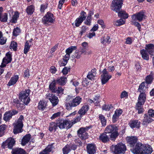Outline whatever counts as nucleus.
<instances>
[{
	"instance_id": "1",
	"label": "nucleus",
	"mask_w": 154,
	"mask_h": 154,
	"mask_svg": "<svg viewBox=\"0 0 154 154\" xmlns=\"http://www.w3.org/2000/svg\"><path fill=\"white\" fill-rule=\"evenodd\" d=\"M118 127L114 125H109L106 128L105 132L106 133H111L110 138L111 140H115L119 135Z\"/></svg>"
},
{
	"instance_id": "2",
	"label": "nucleus",
	"mask_w": 154,
	"mask_h": 154,
	"mask_svg": "<svg viewBox=\"0 0 154 154\" xmlns=\"http://www.w3.org/2000/svg\"><path fill=\"white\" fill-rule=\"evenodd\" d=\"M30 90L29 89L21 91L19 95V99L25 105H27L30 101L29 95Z\"/></svg>"
},
{
	"instance_id": "3",
	"label": "nucleus",
	"mask_w": 154,
	"mask_h": 154,
	"mask_svg": "<svg viewBox=\"0 0 154 154\" xmlns=\"http://www.w3.org/2000/svg\"><path fill=\"white\" fill-rule=\"evenodd\" d=\"M23 120V117L20 115L17 121L13 124L14 126L13 132L14 134H17L22 132V129L23 126L22 122Z\"/></svg>"
},
{
	"instance_id": "4",
	"label": "nucleus",
	"mask_w": 154,
	"mask_h": 154,
	"mask_svg": "<svg viewBox=\"0 0 154 154\" xmlns=\"http://www.w3.org/2000/svg\"><path fill=\"white\" fill-rule=\"evenodd\" d=\"M54 20L53 14L50 12H48L43 17L42 21L44 24L48 26L53 23Z\"/></svg>"
},
{
	"instance_id": "5",
	"label": "nucleus",
	"mask_w": 154,
	"mask_h": 154,
	"mask_svg": "<svg viewBox=\"0 0 154 154\" xmlns=\"http://www.w3.org/2000/svg\"><path fill=\"white\" fill-rule=\"evenodd\" d=\"M82 101V98L79 97H77L73 99L70 103L66 102L65 106L66 109L69 110L71 109L72 107L78 105Z\"/></svg>"
},
{
	"instance_id": "6",
	"label": "nucleus",
	"mask_w": 154,
	"mask_h": 154,
	"mask_svg": "<svg viewBox=\"0 0 154 154\" xmlns=\"http://www.w3.org/2000/svg\"><path fill=\"white\" fill-rule=\"evenodd\" d=\"M112 77L111 75L109 74L106 69L102 71L101 75V80L102 85L106 83Z\"/></svg>"
},
{
	"instance_id": "7",
	"label": "nucleus",
	"mask_w": 154,
	"mask_h": 154,
	"mask_svg": "<svg viewBox=\"0 0 154 154\" xmlns=\"http://www.w3.org/2000/svg\"><path fill=\"white\" fill-rule=\"evenodd\" d=\"M126 150L125 145L122 143H119L115 146L114 152L115 154H124Z\"/></svg>"
},
{
	"instance_id": "8",
	"label": "nucleus",
	"mask_w": 154,
	"mask_h": 154,
	"mask_svg": "<svg viewBox=\"0 0 154 154\" xmlns=\"http://www.w3.org/2000/svg\"><path fill=\"white\" fill-rule=\"evenodd\" d=\"M122 4L121 0H114L112 2L111 6L112 10L118 12L121 8Z\"/></svg>"
},
{
	"instance_id": "9",
	"label": "nucleus",
	"mask_w": 154,
	"mask_h": 154,
	"mask_svg": "<svg viewBox=\"0 0 154 154\" xmlns=\"http://www.w3.org/2000/svg\"><path fill=\"white\" fill-rule=\"evenodd\" d=\"M144 145L140 143H137L134 146L131 148L130 150L134 154H140L144 148Z\"/></svg>"
},
{
	"instance_id": "10",
	"label": "nucleus",
	"mask_w": 154,
	"mask_h": 154,
	"mask_svg": "<svg viewBox=\"0 0 154 154\" xmlns=\"http://www.w3.org/2000/svg\"><path fill=\"white\" fill-rule=\"evenodd\" d=\"M46 98L49 100L54 106H56L58 103V98L51 93H48L46 94Z\"/></svg>"
},
{
	"instance_id": "11",
	"label": "nucleus",
	"mask_w": 154,
	"mask_h": 154,
	"mask_svg": "<svg viewBox=\"0 0 154 154\" xmlns=\"http://www.w3.org/2000/svg\"><path fill=\"white\" fill-rule=\"evenodd\" d=\"M88 127L81 128L78 131V136L82 139H86L88 138V134L86 131L88 129Z\"/></svg>"
},
{
	"instance_id": "12",
	"label": "nucleus",
	"mask_w": 154,
	"mask_h": 154,
	"mask_svg": "<svg viewBox=\"0 0 154 154\" xmlns=\"http://www.w3.org/2000/svg\"><path fill=\"white\" fill-rule=\"evenodd\" d=\"M86 16V13L84 11H82L80 15L77 18L74 22V24L77 27H79L81 24L83 20H85Z\"/></svg>"
},
{
	"instance_id": "13",
	"label": "nucleus",
	"mask_w": 154,
	"mask_h": 154,
	"mask_svg": "<svg viewBox=\"0 0 154 154\" xmlns=\"http://www.w3.org/2000/svg\"><path fill=\"white\" fill-rule=\"evenodd\" d=\"M145 16L143 11H141L133 15L132 19L133 20H138L140 22L145 19Z\"/></svg>"
},
{
	"instance_id": "14",
	"label": "nucleus",
	"mask_w": 154,
	"mask_h": 154,
	"mask_svg": "<svg viewBox=\"0 0 154 154\" xmlns=\"http://www.w3.org/2000/svg\"><path fill=\"white\" fill-rule=\"evenodd\" d=\"M17 113L18 111L15 110L6 112L4 115L3 119L5 121H8L12 118L13 116Z\"/></svg>"
},
{
	"instance_id": "15",
	"label": "nucleus",
	"mask_w": 154,
	"mask_h": 154,
	"mask_svg": "<svg viewBox=\"0 0 154 154\" xmlns=\"http://www.w3.org/2000/svg\"><path fill=\"white\" fill-rule=\"evenodd\" d=\"M11 54L10 52H8L6 54V57L3 59L2 62L1 66V67H4L5 66L6 64L11 62Z\"/></svg>"
},
{
	"instance_id": "16",
	"label": "nucleus",
	"mask_w": 154,
	"mask_h": 154,
	"mask_svg": "<svg viewBox=\"0 0 154 154\" xmlns=\"http://www.w3.org/2000/svg\"><path fill=\"white\" fill-rule=\"evenodd\" d=\"M146 99V94L145 93L140 94L138 97V102L136 104L137 106L140 107L143 105Z\"/></svg>"
},
{
	"instance_id": "17",
	"label": "nucleus",
	"mask_w": 154,
	"mask_h": 154,
	"mask_svg": "<svg viewBox=\"0 0 154 154\" xmlns=\"http://www.w3.org/2000/svg\"><path fill=\"white\" fill-rule=\"evenodd\" d=\"M146 99V94L145 93L140 94L138 97V102L136 104L137 106L140 107L143 105Z\"/></svg>"
},
{
	"instance_id": "18",
	"label": "nucleus",
	"mask_w": 154,
	"mask_h": 154,
	"mask_svg": "<svg viewBox=\"0 0 154 154\" xmlns=\"http://www.w3.org/2000/svg\"><path fill=\"white\" fill-rule=\"evenodd\" d=\"M69 121L65 120H61L59 121L58 123H57V126L60 129L64 128L66 125L68 128H70V127H69Z\"/></svg>"
},
{
	"instance_id": "19",
	"label": "nucleus",
	"mask_w": 154,
	"mask_h": 154,
	"mask_svg": "<svg viewBox=\"0 0 154 154\" xmlns=\"http://www.w3.org/2000/svg\"><path fill=\"white\" fill-rule=\"evenodd\" d=\"M144 148L140 154H151L152 151L151 147L148 145L144 144Z\"/></svg>"
},
{
	"instance_id": "20",
	"label": "nucleus",
	"mask_w": 154,
	"mask_h": 154,
	"mask_svg": "<svg viewBox=\"0 0 154 154\" xmlns=\"http://www.w3.org/2000/svg\"><path fill=\"white\" fill-rule=\"evenodd\" d=\"M87 152L89 154H94L96 152V147L94 144H88L87 146Z\"/></svg>"
},
{
	"instance_id": "21",
	"label": "nucleus",
	"mask_w": 154,
	"mask_h": 154,
	"mask_svg": "<svg viewBox=\"0 0 154 154\" xmlns=\"http://www.w3.org/2000/svg\"><path fill=\"white\" fill-rule=\"evenodd\" d=\"M144 119L143 121V124L145 126H146L149 123L153 121V119L151 117L146 114L144 115Z\"/></svg>"
},
{
	"instance_id": "22",
	"label": "nucleus",
	"mask_w": 154,
	"mask_h": 154,
	"mask_svg": "<svg viewBox=\"0 0 154 154\" xmlns=\"http://www.w3.org/2000/svg\"><path fill=\"white\" fill-rule=\"evenodd\" d=\"M15 143L14 139L11 137L8 138L5 143V145L7 146L10 149L12 148Z\"/></svg>"
},
{
	"instance_id": "23",
	"label": "nucleus",
	"mask_w": 154,
	"mask_h": 154,
	"mask_svg": "<svg viewBox=\"0 0 154 154\" xmlns=\"http://www.w3.org/2000/svg\"><path fill=\"white\" fill-rule=\"evenodd\" d=\"M145 48L150 55H153L154 53V45L151 44L146 45Z\"/></svg>"
},
{
	"instance_id": "24",
	"label": "nucleus",
	"mask_w": 154,
	"mask_h": 154,
	"mask_svg": "<svg viewBox=\"0 0 154 154\" xmlns=\"http://www.w3.org/2000/svg\"><path fill=\"white\" fill-rule=\"evenodd\" d=\"M137 141V138L136 137H130L128 139V142L131 148L134 146V144L136 143Z\"/></svg>"
},
{
	"instance_id": "25",
	"label": "nucleus",
	"mask_w": 154,
	"mask_h": 154,
	"mask_svg": "<svg viewBox=\"0 0 154 154\" xmlns=\"http://www.w3.org/2000/svg\"><path fill=\"white\" fill-rule=\"evenodd\" d=\"M19 79V76L17 75H15L12 77L9 82L8 84V85L11 86L15 84Z\"/></svg>"
},
{
	"instance_id": "26",
	"label": "nucleus",
	"mask_w": 154,
	"mask_h": 154,
	"mask_svg": "<svg viewBox=\"0 0 154 154\" xmlns=\"http://www.w3.org/2000/svg\"><path fill=\"white\" fill-rule=\"evenodd\" d=\"M96 69H92L89 72L87 75V78L90 80H93L94 79L96 74Z\"/></svg>"
},
{
	"instance_id": "27",
	"label": "nucleus",
	"mask_w": 154,
	"mask_h": 154,
	"mask_svg": "<svg viewBox=\"0 0 154 154\" xmlns=\"http://www.w3.org/2000/svg\"><path fill=\"white\" fill-rule=\"evenodd\" d=\"M89 109V107L87 105L83 106L82 108L79 111L78 113L80 116H82L85 115L88 111Z\"/></svg>"
},
{
	"instance_id": "28",
	"label": "nucleus",
	"mask_w": 154,
	"mask_h": 154,
	"mask_svg": "<svg viewBox=\"0 0 154 154\" xmlns=\"http://www.w3.org/2000/svg\"><path fill=\"white\" fill-rule=\"evenodd\" d=\"M3 11L2 7H0V20L2 22H6L8 19V14L5 13L2 14V13Z\"/></svg>"
},
{
	"instance_id": "29",
	"label": "nucleus",
	"mask_w": 154,
	"mask_h": 154,
	"mask_svg": "<svg viewBox=\"0 0 154 154\" xmlns=\"http://www.w3.org/2000/svg\"><path fill=\"white\" fill-rule=\"evenodd\" d=\"M31 40L27 41L25 43L24 49V53L26 54L29 51L30 47L31 45Z\"/></svg>"
},
{
	"instance_id": "30",
	"label": "nucleus",
	"mask_w": 154,
	"mask_h": 154,
	"mask_svg": "<svg viewBox=\"0 0 154 154\" xmlns=\"http://www.w3.org/2000/svg\"><path fill=\"white\" fill-rule=\"evenodd\" d=\"M129 125L132 128H139L140 127V123L137 120H133L130 122Z\"/></svg>"
},
{
	"instance_id": "31",
	"label": "nucleus",
	"mask_w": 154,
	"mask_h": 154,
	"mask_svg": "<svg viewBox=\"0 0 154 154\" xmlns=\"http://www.w3.org/2000/svg\"><path fill=\"white\" fill-rule=\"evenodd\" d=\"M31 138V136L30 134L26 135L23 138L21 144L23 146L25 145L29 141Z\"/></svg>"
},
{
	"instance_id": "32",
	"label": "nucleus",
	"mask_w": 154,
	"mask_h": 154,
	"mask_svg": "<svg viewBox=\"0 0 154 154\" xmlns=\"http://www.w3.org/2000/svg\"><path fill=\"white\" fill-rule=\"evenodd\" d=\"M12 154H27L22 149L18 148L13 149L11 152Z\"/></svg>"
},
{
	"instance_id": "33",
	"label": "nucleus",
	"mask_w": 154,
	"mask_h": 154,
	"mask_svg": "<svg viewBox=\"0 0 154 154\" xmlns=\"http://www.w3.org/2000/svg\"><path fill=\"white\" fill-rule=\"evenodd\" d=\"M81 116H77L76 118H74L73 120L71 121H69V127H71L72 126L78 122H79L81 118Z\"/></svg>"
},
{
	"instance_id": "34",
	"label": "nucleus",
	"mask_w": 154,
	"mask_h": 154,
	"mask_svg": "<svg viewBox=\"0 0 154 154\" xmlns=\"http://www.w3.org/2000/svg\"><path fill=\"white\" fill-rule=\"evenodd\" d=\"M147 51L144 49H142L140 51V53L141 56L144 59L148 60L149 59V55L147 52Z\"/></svg>"
},
{
	"instance_id": "35",
	"label": "nucleus",
	"mask_w": 154,
	"mask_h": 154,
	"mask_svg": "<svg viewBox=\"0 0 154 154\" xmlns=\"http://www.w3.org/2000/svg\"><path fill=\"white\" fill-rule=\"evenodd\" d=\"M66 78L64 77H61L57 79L56 82L60 85H64L66 82Z\"/></svg>"
},
{
	"instance_id": "36",
	"label": "nucleus",
	"mask_w": 154,
	"mask_h": 154,
	"mask_svg": "<svg viewBox=\"0 0 154 154\" xmlns=\"http://www.w3.org/2000/svg\"><path fill=\"white\" fill-rule=\"evenodd\" d=\"M46 106V103L43 100L40 101L38 103V109L43 110Z\"/></svg>"
},
{
	"instance_id": "37",
	"label": "nucleus",
	"mask_w": 154,
	"mask_h": 154,
	"mask_svg": "<svg viewBox=\"0 0 154 154\" xmlns=\"http://www.w3.org/2000/svg\"><path fill=\"white\" fill-rule=\"evenodd\" d=\"M146 83L144 82H143L139 86L138 89V91H139L140 94L142 93H145L146 87L145 86Z\"/></svg>"
},
{
	"instance_id": "38",
	"label": "nucleus",
	"mask_w": 154,
	"mask_h": 154,
	"mask_svg": "<svg viewBox=\"0 0 154 154\" xmlns=\"http://www.w3.org/2000/svg\"><path fill=\"white\" fill-rule=\"evenodd\" d=\"M99 139L103 142H106L109 140V138L105 133H103L100 135Z\"/></svg>"
},
{
	"instance_id": "39",
	"label": "nucleus",
	"mask_w": 154,
	"mask_h": 154,
	"mask_svg": "<svg viewBox=\"0 0 154 154\" xmlns=\"http://www.w3.org/2000/svg\"><path fill=\"white\" fill-rule=\"evenodd\" d=\"M52 147L51 145H48L42 151L40 152V154H49V153L51 151Z\"/></svg>"
},
{
	"instance_id": "40",
	"label": "nucleus",
	"mask_w": 154,
	"mask_h": 154,
	"mask_svg": "<svg viewBox=\"0 0 154 154\" xmlns=\"http://www.w3.org/2000/svg\"><path fill=\"white\" fill-rule=\"evenodd\" d=\"M119 17L124 19H126L128 17V14L124 11H120L118 12Z\"/></svg>"
},
{
	"instance_id": "41",
	"label": "nucleus",
	"mask_w": 154,
	"mask_h": 154,
	"mask_svg": "<svg viewBox=\"0 0 154 154\" xmlns=\"http://www.w3.org/2000/svg\"><path fill=\"white\" fill-rule=\"evenodd\" d=\"M125 22V20L120 19L117 20L115 21L114 22V24L116 26H119L124 24Z\"/></svg>"
},
{
	"instance_id": "42",
	"label": "nucleus",
	"mask_w": 154,
	"mask_h": 154,
	"mask_svg": "<svg viewBox=\"0 0 154 154\" xmlns=\"http://www.w3.org/2000/svg\"><path fill=\"white\" fill-rule=\"evenodd\" d=\"M111 41V38L109 36L107 35L105 38H103L101 41V43L104 45L109 44Z\"/></svg>"
},
{
	"instance_id": "43",
	"label": "nucleus",
	"mask_w": 154,
	"mask_h": 154,
	"mask_svg": "<svg viewBox=\"0 0 154 154\" xmlns=\"http://www.w3.org/2000/svg\"><path fill=\"white\" fill-rule=\"evenodd\" d=\"M70 146L67 145L62 149L63 153V154H68L70 152Z\"/></svg>"
},
{
	"instance_id": "44",
	"label": "nucleus",
	"mask_w": 154,
	"mask_h": 154,
	"mask_svg": "<svg viewBox=\"0 0 154 154\" xmlns=\"http://www.w3.org/2000/svg\"><path fill=\"white\" fill-rule=\"evenodd\" d=\"M57 126V124L55 123L52 122L50 124L49 130L50 131H52L54 130H56Z\"/></svg>"
},
{
	"instance_id": "45",
	"label": "nucleus",
	"mask_w": 154,
	"mask_h": 154,
	"mask_svg": "<svg viewBox=\"0 0 154 154\" xmlns=\"http://www.w3.org/2000/svg\"><path fill=\"white\" fill-rule=\"evenodd\" d=\"M19 17V14L17 12L15 13L14 14L12 17L11 21L13 23H16L17 21V19Z\"/></svg>"
},
{
	"instance_id": "46",
	"label": "nucleus",
	"mask_w": 154,
	"mask_h": 154,
	"mask_svg": "<svg viewBox=\"0 0 154 154\" xmlns=\"http://www.w3.org/2000/svg\"><path fill=\"white\" fill-rule=\"evenodd\" d=\"M34 11V8L33 5L28 7L26 9V12L29 15L32 14Z\"/></svg>"
},
{
	"instance_id": "47",
	"label": "nucleus",
	"mask_w": 154,
	"mask_h": 154,
	"mask_svg": "<svg viewBox=\"0 0 154 154\" xmlns=\"http://www.w3.org/2000/svg\"><path fill=\"white\" fill-rule=\"evenodd\" d=\"M6 40V38L3 36L2 32L0 31V44L2 45L5 44Z\"/></svg>"
},
{
	"instance_id": "48",
	"label": "nucleus",
	"mask_w": 154,
	"mask_h": 154,
	"mask_svg": "<svg viewBox=\"0 0 154 154\" xmlns=\"http://www.w3.org/2000/svg\"><path fill=\"white\" fill-rule=\"evenodd\" d=\"M7 127V125L3 124L0 126V137L3 136L5 132V130Z\"/></svg>"
},
{
	"instance_id": "49",
	"label": "nucleus",
	"mask_w": 154,
	"mask_h": 154,
	"mask_svg": "<svg viewBox=\"0 0 154 154\" xmlns=\"http://www.w3.org/2000/svg\"><path fill=\"white\" fill-rule=\"evenodd\" d=\"M57 83L56 81L54 80L49 85V88L53 92H54L55 89H56V88L55 87V83Z\"/></svg>"
},
{
	"instance_id": "50",
	"label": "nucleus",
	"mask_w": 154,
	"mask_h": 154,
	"mask_svg": "<svg viewBox=\"0 0 154 154\" xmlns=\"http://www.w3.org/2000/svg\"><path fill=\"white\" fill-rule=\"evenodd\" d=\"M99 119L101 121L102 126H105L106 124V120L105 117L103 115H100L99 116Z\"/></svg>"
},
{
	"instance_id": "51",
	"label": "nucleus",
	"mask_w": 154,
	"mask_h": 154,
	"mask_svg": "<svg viewBox=\"0 0 154 154\" xmlns=\"http://www.w3.org/2000/svg\"><path fill=\"white\" fill-rule=\"evenodd\" d=\"M76 49V47L75 46H71L68 48L66 51V53H67L70 55L73 50Z\"/></svg>"
},
{
	"instance_id": "52",
	"label": "nucleus",
	"mask_w": 154,
	"mask_h": 154,
	"mask_svg": "<svg viewBox=\"0 0 154 154\" xmlns=\"http://www.w3.org/2000/svg\"><path fill=\"white\" fill-rule=\"evenodd\" d=\"M17 44L14 41L11 42L10 45V48L14 51H16L17 49Z\"/></svg>"
},
{
	"instance_id": "53",
	"label": "nucleus",
	"mask_w": 154,
	"mask_h": 154,
	"mask_svg": "<svg viewBox=\"0 0 154 154\" xmlns=\"http://www.w3.org/2000/svg\"><path fill=\"white\" fill-rule=\"evenodd\" d=\"M20 29L17 27H16L14 29L13 31V35L14 36H17L20 33Z\"/></svg>"
},
{
	"instance_id": "54",
	"label": "nucleus",
	"mask_w": 154,
	"mask_h": 154,
	"mask_svg": "<svg viewBox=\"0 0 154 154\" xmlns=\"http://www.w3.org/2000/svg\"><path fill=\"white\" fill-rule=\"evenodd\" d=\"M153 79V77L152 75H149L147 76L146 78V83L149 84L151 83Z\"/></svg>"
},
{
	"instance_id": "55",
	"label": "nucleus",
	"mask_w": 154,
	"mask_h": 154,
	"mask_svg": "<svg viewBox=\"0 0 154 154\" xmlns=\"http://www.w3.org/2000/svg\"><path fill=\"white\" fill-rule=\"evenodd\" d=\"M97 23L101 26V27L103 29L105 28L106 26L103 21L101 19H100L97 20Z\"/></svg>"
},
{
	"instance_id": "56",
	"label": "nucleus",
	"mask_w": 154,
	"mask_h": 154,
	"mask_svg": "<svg viewBox=\"0 0 154 154\" xmlns=\"http://www.w3.org/2000/svg\"><path fill=\"white\" fill-rule=\"evenodd\" d=\"M136 20H132V22L133 24L137 27L139 31H140L141 27L140 23L137 22H136Z\"/></svg>"
},
{
	"instance_id": "57",
	"label": "nucleus",
	"mask_w": 154,
	"mask_h": 154,
	"mask_svg": "<svg viewBox=\"0 0 154 154\" xmlns=\"http://www.w3.org/2000/svg\"><path fill=\"white\" fill-rule=\"evenodd\" d=\"M82 54L80 51H75L74 54V56L77 59L80 58Z\"/></svg>"
},
{
	"instance_id": "58",
	"label": "nucleus",
	"mask_w": 154,
	"mask_h": 154,
	"mask_svg": "<svg viewBox=\"0 0 154 154\" xmlns=\"http://www.w3.org/2000/svg\"><path fill=\"white\" fill-rule=\"evenodd\" d=\"M111 107L112 106L111 105H105L103 106L102 109L106 111H109L111 108Z\"/></svg>"
},
{
	"instance_id": "59",
	"label": "nucleus",
	"mask_w": 154,
	"mask_h": 154,
	"mask_svg": "<svg viewBox=\"0 0 154 154\" xmlns=\"http://www.w3.org/2000/svg\"><path fill=\"white\" fill-rule=\"evenodd\" d=\"M148 116L151 118L154 117V110L151 109L149 110L148 112Z\"/></svg>"
},
{
	"instance_id": "60",
	"label": "nucleus",
	"mask_w": 154,
	"mask_h": 154,
	"mask_svg": "<svg viewBox=\"0 0 154 154\" xmlns=\"http://www.w3.org/2000/svg\"><path fill=\"white\" fill-rule=\"evenodd\" d=\"M69 68L67 67H65L63 69L62 72L64 75H66L68 72L70 71Z\"/></svg>"
},
{
	"instance_id": "61",
	"label": "nucleus",
	"mask_w": 154,
	"mask_h": 154,
	"mask_svg": "<svg viewBox=\"0 0 154 154\" xmlns=\"http://www.w3.org/2000/svg\"><path fill=\"white\" fill-rule=\"evenodd\" d=\"M87 28L85 26H82L81 28V30L79 33V35L82 36V34L85 32L87 30Z\"/></svg>"
},
{
	"instance_id": "62",
	"label": "nucleus",
	"mask_w": 154,
	"mask_h": 154,
	"mask_svg": "<svg viewBox=\"0 0 154 154\" xmlns=\"http://www.w3.org/2000/svg\"><path fill=\"white\" fill-rule=\"evenodd\" d=\"M63 91V89L61 87H58V88H56L54 91V93L58 94L62 92Z\"/></svg>"
},
{
	"instance_id": "63",
	"label": "nucleus",
	"mask_w": 154,
	"mask_h": 154,
	"mask_svg": "<svg viewBox=\"0 0 154 154\" xmlns=\"http://www.w3.org/2000/svg\"><path fill=\"white\" fill-rule=\"evenodd\" d=\"M128 96L127 93L125 91H123L121 94L120 97L121 98L127 97Z\"/></svg>"
},
{
	"instance_id": "64",
	"label": "nucleus",
	"mask_w": 154,
	"mask_h": 154,
	"mask_svg": "<svg viewBox=\"0 0 154 154\" xmlns=\"http://www.w3.org/2000/svg\"><path fill=\"white\" fill-rule=\"evenodd\" d=\"M122 112V110L121 109H116L115 112V114L118 116L119 117L121 115Z\"/></svg>"
}]
</instances>
